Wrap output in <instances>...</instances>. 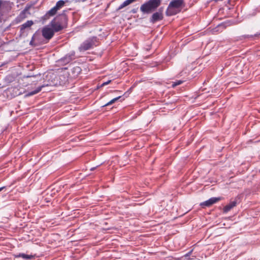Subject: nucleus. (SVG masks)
I'll use <instances>...</instances> for the list:
<instances>
[{
	"label": "nucleus",
	"mask_w": 260,
	"mask_h": 260,
	"mask_svg": "<svg viewBox=\"0 0 260 260\" xmlns=\"http://www.w3.org/2000/svg\"><path fill=\"white\" fill-rule=\"evenodd\" d=\"M185 6L184 0H172L169 4L166 10L167 16H173L179 13Z\"/></svg>",
	"instance_id": "2"
},
{
	"label": "nucleus",
	"mask_w": 260,
	"mask_h": 260,
	"mask_svg": "<svg viewBox=\"0 0 260 260\" xmlns=\"http://www.w3.org/2000/svg\"><path fill=\"white\" fill-rule=\"evenodd\" d=\"M161 0H149L142 4L140 11L144 14H149L155 11L161 4Z\"/></svg>",
	"instance_id": "3"
},
{
	"label": "nucleus",
	"mask_w": 260,
	"mask_h": 260,
	"mask_svg": "<svg viewBox=\"0 0 260 260\" xmlns=\"http://www.w3.org/2000/svg\"><path fill=\"white\" fill-rule=\"evenodd\" d=\"M183 83V81H181V80H179L177 82H174L172 84V86L173 87L177 86V85H180L181 84H182Z\"/></svg>",
	"instance_id": "18"
},
{
	"label": "nucleus",
	"mask_w": 260,
	"mask_h": 260,
	"mask_svg": "<svg viewBox=\"0 0 260 260\" xmlns=\"http://www.w3.org/2000/svg\"><path fill=\"white\" fill-rule=\"evenodd\" d=\"M54 19L56 20L59 24L64 28H67L68 26V18L67 16L62 13L57 16Z\"/></svg>",
	"instance_id": "5"
},
{
	"label": "nucleus",
	"mask_w": 260,
	"mask_h": 260,
	"mask_svg": "<svg viewBox=\"0 0 260 260\" xmlns=\"http://www.w3.org/2000/svg\"><path fill=\"white\" fill-rule=\"evenodd\" d=\"M74 70H76L77 71H78V72H80V69L79 67H77L76 68H74Z\"/></svg>",
	"instance_id": "21"
},
{
	"label": "nucleus",
	"mask_w": 260,
	"mask_h": 260,
	"mask_svg": "<svg viewBox=\"0 0 260 260\" xmlns=\"http://www.w3.org/2000/svg\"><path fill=\"white\" fill-rule=\"evenodd\" d=\"M258 35H260V34H256V35H255V36H258Z\"/></svg>",
	"instance_id": "24"
},
{
	"label": "nucleus",
	"mask_w": 260,
	"mask_h": 260,
	"mask_svg": "<svg viewBox=\"0 0 260 260\" xmlns=\"http://www.w3.org/2000/svg\"><path fill=\"white\" fill-rule=\"evenodd\" d=\"M42 33L46 40L45 42H39V38L40 36L39 35L35 34L31 38L30 44L36 46L42 44L47 43L53 37L54 34L53 30L48 26L44 27L42 30Z\"/></svg>",
	"instance_id": "1"
},
{
	"label": "nucleus",
	"mask_w": 260,
	"mask_h": 260,
	"mask_svg": "<svg viewBox=\"0 0 260 260\" xmlns=\"http://www.w3.org/2000/svg\"><path fill=\"white\" fill-rule=\"evenodd\" d=\"M237 205V201H234L231 202L229 204L224 207L223 209V212L227 213Z\"/></svg>",
	"instance_id": "10"
},
{
	"label": "nucleus",
	"mask_w": 260,
	"mask_h": 260,
	"mask_svg": "<svg viewBox=\"0 0 260 260\" xmlns=\"http://www.w3.org/2000/svg\"><path fill=\"white\" fill-rule=\"evenodd\" d=\"M34 24V22L32 20H28L23 24L20 26V31H23L26 28H30Z\"/></svg>",
	"instance_id": "11"
},
{
	"label": "nucleus",
	"mask_w": 260,
	"mask_h": 260,
	"mask_svg": "<svg viewBox=\"0 0 260 260\" xmlns=\"http://www.w3.org/2000/svg\"><path fill=\"white\" fill-rule=\"evenodd\" d=\"M137 0H126L122 4H121L118 7L117 10H120L125 7L130 5L131 4L136 2Z\"/></svg>",
	"instance_id": "13"
},
{
	"label": "nucleus",
	"mask_w": 260,
	"mask_h": 260,
	"mask_svg": "<svg viewBox=\"0 0 260 260\" xmlns=\"http://www.w3.org/2000/svg\"><path fill=\"white\" fill-rule=\"evenodd\" d=\"M50 25L52 27L51 28L53 30L54 32H58L65 28L54 19L51 21Z\"/></svg>",
	"instance_id": "8"
},
{
	"label": "nucleus",
	"mask_w": 260,
	"mask_h": 260,
	"mask_svg": "<svg viewBox=\"0 0 260 260\" xmlns=\"http://www.w3.org/2000/svg\"><path fill=\"white\" fill-rule=\"evenodd\" d=\"M28 10L27 9H25L23 10L20 14L17 16L16 18V21L17 22H20L23 20L24 19L27 18V13Z\"/></svg>",
	"instance_id": "9"
},
{
	"label": "nucleus",
	"mask_w": 260,
	"mask_h": 260,
	"mask_svg": "<svg viewBox=\"0 0 260 260\" xmlns=\"http://www.w3.org/2000/svg\"><path fill=\"white\" fill-rule=\"evenodd\" d=\"M98 39L96 37H93L88 39L83 42L79 47L80 52H84L96 46L98 43Z\"/></svg>",
	"instance_id": "4"
},
{
	"label": "nucleus",
	"mask_w": 260,
	"mask_h": 260,
	"mask_svg": "<svg viewBox=\"0 0 260 260\" xmlns=\"http://www.w3.org/2000/svg\"><path fill=\"white\" fill-rule=\"evenodd\" d=\"M5 187H0V191H1Z\"/></svg>",
	"instance_id": "23"
},
{
	"label": "nucleus",
	"mask_w": 260,
	"mask_h": 260,
	"mask_svg": "<svg viewBox=\"0 0 260 260\" xmlns=\"http://www.w3.org/2000/svg\"><path fill=\"white\" fill-rule=\"evenodd\" d=\"M120 96H118L117 98H115L112 100H111L110 101H109L108 103H107V104H106L105 105H104L103 107H106V106H108L109 105H112L113 104V103H114L115 102H116L118 100H119L120 98Z\"/></svg>",
	"instance_id": "17"
},
{
	"label": "nucleus",
	"mask_w": 260,
	"mask_h": 260,
	"mask_svg": "<svg viewBox=\"0 0 260 260\" xmlns=\"http://www.w3.org/2000/svg\"><path fill=\"white\" fill-rule=\"evenodd\" d=\"M221 200L220 198H211L209 199L208 200L204 202H202L200 204V206L202 207H210L213 204L218 202Z\"/></svg>",
	"instance_id": "6"
},
{
	"label": "nucleus",
	"mask_w": 260,
	"mask_h": 260,
	"mask_svg": "<svg viewBox=\"0 0 260 260\" xmlns=\"http://www.w3.org/2000/svg\"><path fill=\"white\" fill-rule=\"evenodd\" d=\"M57 11L58 10L54 6V7L51 8L49 11H48V12L46 14L45 17L46 18H48L50 16H53L56 14Z\"/></svg>",
	"instance_id": "12"
},
{
	"label": "nucleus",
	"mask_w": 260,
	"mask_h": 260,
	"mask_svg": "<svg viewBox=\"0 0 260 260\" xmlns=\"http://www.w3.org/2000/svg\"><path fill=\"white\" fill-rule=\"evenodd\" d=\"M42 87H43V86H39L36 90L27 93V94L26 95L27 96H31L34 94H36L39 93L41 90Z\"/></svg>",
	"instance_id": "15"
},
{
	"label": "nucleus",
	"mask_w": 260,
	"mask_h": 260,
	"mask_svg": "<svg viewBox=\"0 0 260 260\" xmlns=\"http://www.w3.org/2000/svg\"><path fill=\"white\" fill-rule=\"evenodd\" d=\"M163 19L162 11L159 10L158 12L154 13L151 17L150 21L155 23Z\"/></svg>",
	"instance_id": "7"
},
{
	"label": "nucleus",
	"mask_w": 260,
	"mask_h": 260,
	"mask_svg": "<svg viewBox=\"0 0 260 260\" xmlns=\"http://www.w3.org/2000/svg\"><path fill=\"white\" fill-rule=\"evenodd\" d=\"M131 12H132L134 14L136 13L137 12V9H132L131 11Z\"/></svg>",
	"instance_id": "22"
},
{
	"label": "nucleus",
	"mask_w": 260,
	"mask_h": 260,
	"mask_svg": "<svg viewBox=\"0 0 260 260\" xmlns=\"http://www.w3.org/2000/svg\"><path fill=\"white\" fill-rule=\"evenodd\" d=\"M111 80H109V81H107V82H104V83H103L102 84V86H105V85H108L109 83H110V82H111Z\"/></svg>",
	"instance_id": "20"
},
{
	"label": "nucleus",
	"mask_w": 260,
	"mask_h": 260,
	"mask_svg": "<svg viewBox=\"0 0 260 260\" xmlns=\"http://www.w3.org/2000/svg\"><path fill=\"white\" fill-rule=\"evenodd\" d=\"M16 257H22L24 259H31L34 257V256L30 254H26L24 253H19V254L15 256Z\"/></svg>",
	"instance_id": "14"
},
{
	"label": "nucleus",
	"mask_w": 260,
	"mask_h": 260,
	"mask_svg": "<svg viewBox=\"0 0 260 260\" xmlns=\"http://www.w3.org/2000/svg\"><path fill=\"white\" fill-rule=\"evenodd\" d=\"M65 4V2L64 1H62V0H60V1H58L56 4V5L55 6V8L58 10H60L62 7H63V6Z\"/></svg>",
	"instance_id": "16"
},
{
	"label": "nucleus",
	"mask_w": 260,
	"mask_h": 260,
	"mask_svg": "<svg viewBox=\"0 0 260 260\" xmlns=\"http://www.w3.org/2000/svg\"><path fill=\"white\" fill-rule=\"evenodd\" d=\"M192 250H191V251H189V252H188L187 253L185 254L184 255V256L185 257L187 258L188 256H189L191 254V253H192Z\"/></svg>",
	"instance_id": "19"
}]
</instances>
